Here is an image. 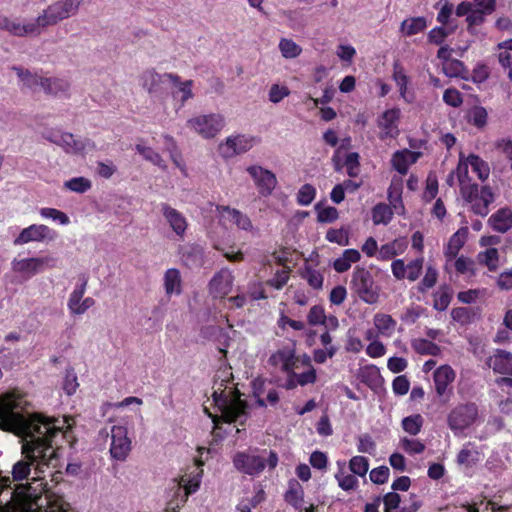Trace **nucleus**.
Here are the masks:
<instances>
[{
  "instance_id": "f257e3e1",
  "label": "nucleus",
  "mask_w": 512,
  "mask_h": 512,
  "mask_svg": "<svg viewBox=\"0 0 512 512\" xmlns=\"http://www.w3.org/2000/svg\"><path fill=\"white\" fill-rule=\"evenodd\" d=\"M21 402L22 399L14 393L0 398V418L25 439L22 445L25 459L16 462L12 468V479L16 482L28 479L32 466L40 470L41 466L52 464L59 447L58 439L70 445L75 440L67 418H50L38 413L26 417L15 411Z\"/></svg>"
},
{
  "instance_id": "f03ea898",
  "label": "nucleus",
  "mask_w": 512,
  "mask_h": 512,
  "mask_svg": "<svg viewBox=\"0 0 512 512\" xmlns=\"http://www.w3.org/2000/svg\"><path fill=\"white\" fill-rule=\"evenodd\" d=\"M268 362L272 366L281 365L282 371L288 376L287 389H293L297 385L304 386L315 381L316 373L311 365L310 357H297L294 342L274 352Z\"/></svg>"
},
{
  "instance_id": "7ed1b4c3",
  "label": "nucleus",
  "mask_w": 512,
  "mask_h": 512,
  "mask_svg": "<svg viewBox=\"0 0 512 512\" xmlns=\"http://www.w3.org/2000/svg\"><path fill=\"white\" fill-rule=\"evenodd\" d=\"M225 380H222L214 390L212 397L215 406L221 412V417L226 423L237 422L240 425H244L247 418V402L242 400L240 391L233 387L227 392V386L224 384Z\"/></svg>"
},
{
  "instance_id": "20e7f679",
  "label": "nucleus",
  "mask_w": 512,
  "mask_h": 512,
  "mask_svg": "<svg viewBox=\"0 0 512 512\" xmlns=\"http://www.w3.org/2000/svg\"><path fill=\"white\" fill-rule=\"evenodd\" d=\"M258 448H249L246 451H238L234 454L232 462L234 467L243 474L249 476H258L266 466L274 470L278 465V454L273 451L263 449L262 454Z\"/></svg>"
},
{
  "instance_id": "39448f33",
  "label": "nucleus",
  "mask_w": 512,
  "mask_h": 512,
  "mask_svg": "<svg viewBox=\"0 0 512 512\" xmlns=\"http://www.w3.org/2000/svg\"><path fill=\"white\" fill-rule=\"evenodd\" d=\"M350 290L362 302L373 305L380 299L381 286L375 281L371 271L356 266L351 275Z\"/></svg>"
},
{
  "instance_id": "423d86ee",
  "label": "nucleus",
  "mask_w": 512,
  "mask_h": 512,
  "mask_svg": "<svg viewBox=\"0 0 512 512\" xmlns=\"http://www.w3.org/2000/svg\"><path fill=\"white\" fill-rule=\"evenodd\" d=\"M51 27L49 19L43 10L34 20L20 23L9 19L0 12V30L9 32L16 37L39 36L44 30Z\"/></svg>"
},
{
  "instance_id": "0eeeda50",
  "label": "nucleus",
  "mask_w": 512,
  "mask_h": 512,
  "mask_svg": "<svg viewBox=\"0 0 512 512\" xmlns=\"http://www.w3.org/2000/svg\"><path fill=\"white\" fill-rule=\"evenodd\" d=\"M460 194L462 199L470 204V210L481 217H486L489 214V206L495 201V194L489 185L464 186Z\"/></svg>"
},
{
  "instance_id": "6e6552de",
  "label": "nucleus",
  "mask_w": 512,
  "mask_h": 512,
  "mask_svg": "<svg viewBox=\"0 0 512 512\" xmlns=\"http://www.w3.org/2000/svg\"><path fill=\"white\" fill-rule=\"evenodd\" d=\"M478 417V406L474 402L460 403L447 415V425L454 432L463 431L473 425Z\"/></svg>"
},
{
  "instance_id": "1a4fd4ad",
  "label": "nucleus",
  "mask_w": 512,
  "mask_h": 512,
  "mask_svg": "<svg viewBox=\"0 0 512 512\" xmlns=\"http://www.w3.org/2000/svg\"><path fill=\"white\" fill-rule=\"evenodd\" d=\"M187 126L203 138L215 137L224 127V118L219 114L199 115L187 121Z\"/></svg>"
},
{
  "instance_id": "9d476101",
  "label": "nucleus",
  "mask_w": 512,
  "mask_h": 512,
  "mask_svg": "<svg viewBox=\"0 0 512 512\" xmlns=\"http://www.w3.org/2000/svg\"><path fill=\"white\" fill-rule=\"evenodd\" d=\"M84 0H58L48 5L44 10L52 26L77 14Z\"/></svg>"
},
{
  "instance_id": "9b49d317",
  "label": "nucleus",
  "mask_w": 512,
  "mask_h": 512,
  "mask_svg": "<svg viewBox=\"0 0 512 512\" xmlns=\"http://www.w3.org/2000/svg\"><path fill=\"white\" fill-rule=\"evenodd\" d=\"M12 270L16 273L26 274L31 277L46 267L53 268L56 266V260L53 257H31L25 259H14L11 263Z\"/></svg>"
},
{
  "instance_id": "f8f14e48",
  "label": "nucleus",
  "mask_w": 512,
  "mask_h": 512,
  "mask_svg": "<svg viewBox=\"0 0 512 512\" xmlns=\"http://www.w3.org/2000/svg\"><path fill=\"white\" fill-rule=\"evenodd\" d=\"M131 451V440L128 437V431L125 426L113 425L111 427V457L124 461Z\"/></svg>"
},
{
  "instance_id": "ddd939ff",
  "label": "nucleus",
  "mask_w": 512,
  "mask_h": 512,
  "mask_svg": "<svg viewBox=\"0 0 512 512\" xmlns=\"http://www.w3.org/2000/svg\"><path fill=\"white\" fill-rule=\"evenodd\" d=\"M455 378L456 373L449 365H441L433 373L436 394L444 402H447L453 394L451 385Z\"/></svg>"
},
{
  "instance_id": "4468645a",
  "label": "nucleus",
  "mask_w": 512,
  "mask_h": 512,
  "mask_svg": "<svg viewBox=\"0 0 512 512\" xmlns=\"http://www.w3.org/2000/svg\"><path fill=\"white\" fill-rule=\"evenodd\" d=\"M424 258L419 257L405 264L403 259H395L391 263V271L395 279L401 281L404 279L410 282L416 281L422 274Z\"/></svg>"
},
{
  "instance_id": "2eb2a0df",
  "label": "nucleus",
  "mask_w": 512,
  "mask_h": 512,
  "mask_svg": "<svg viewBox=\"0 0 512 512\" xmlns=\"http://www.w3.org/2000/svg\"><path fill=\"white\" fill-rule=\"evenodd\" d=\"M234 275L228 268L217 271L208 283L209 294L217 299L225 298L233 288Z\"/></svg>"
},
{
  "instance_id": "dca6fc26",
  "label": "nucleus",
  "mask_w": 512,
  "mask_h": 512,
  "mask_svg": "<svg viewBox=\"0 0 512 512\" xmlns=\"http://www.w3.org/2000/svg\"><path fill=\"white\" fill-rule=\"evenodd\" d=\"M88 283V278L83 275L81 278V283L77 285L68 299V309L73 315H81L84 314L89 308L95 305V300L92 297H86L82 300L86 287Z\"/></svg>"
},
{
  "instance_id": "f3484780",
  "label": "nucleus",
  "mask_w": 512,
  "mask_h": 512,
  "mask_svg": "<svg viewBox=\"0 0 512 512\" xmlns=\"http://www.w3.org/2000/svg\"><path fill=\"white\" fill-rule=\"evenodd\" d=\"M247 171L253 178L259 193L263 196L270 195L277 183L275 175L261 166H250Z\"/></svg>"
},
{
  "instance_id": "a211bd4d",
  "label": "nucleus",
  "mask_w": 512,
  "mask_h": 512,
  "mask_svg": "<svg viewBox=\"0 0 512 512\" xmlns=\"http://www.w3.org/2000/svg\"><path fill=\"white\" fill-rule=\"evenodd\" d=\"M216 211L229 222L233 223L238 229L246 232L255 233L257 229L254 227L248 215L242 213L236 208L230 206L217 205Z\"/></svg>"
},
{
  "instance_id": "6ab92c4d",
  "label": "nucleus",
  "mask_w": 512,
  "mask_h": 512,
  "mask_svg": "<svg viewBox=\"0 0 512 512\" xmlns=\"http://www.w3.org/2000/svg\"><path fill=\"white\" fill-rule=\"evenodd\" d=\"M401 111L398 108H391L381 115L378 120V127L381 129L380 139L396 138L399 135L398 121Z\"/></svg>"
},
{
  "instance_id": "aec40b11",
  "label": "nucleus",
  "mask_w": 512,
  "mask_h": 512,
  "mask_svg": "<svg viewBox=\"0 0 512 512\" xmlns=\"http://www.w3.org/2000/svg\"><path fill=\"white\" fill-rule=\"evenodd\" d=\"M160 209L163 217L169 224L172 231L178 237L183 238L188 228L186 217L167 203H161Z\"/></svg>"
},
{
  "instance_id": "412c9836",
  "label": "nucleus",
  "mask_w": 512,
  "mask_h": 512,
  "mask_svg": "<svg viewBox=\"0 0 512 512\" xmlns=\"http://www.w3.org/2000/svg\"><path fill=\"white\" fill-rule=\"evenodd\" d=\"M179 254L183 264L190 269L200 268L205 263V249L200 244H186L180 248Z\"/></svg>"
},
{
  "instance_id": "4be33fe9",
  "label": "nucleus",
  "mask_w": 512,
  "mask_h": 512,
  "mask_svg": "<svg viewBox=\"0 0 512 512\" xmlns=\"http://www.w3.org/2000/svg\"><path fill=\"white\" fill-rule=\"evenodd\" d=\"M252 146V137L237 135L228 137L225 143L220 144V150L225 157H232L250 150Z\"/></svg>"
},
{
  "instance_id": "5701e85b",
  "label": "nucleus",
  "mask_w": 512,
  "mask_h": 512,
  "mask_svg": "<svg viewBox=\"0 0 512 512\" xmlns=\"http://www.w3.org/2000/svg\"><path fill=\"white\" fill-rule=\"evenodd\" d=\"M487 365L494 373L512 376V353L503 349H496L487 359Z\"/></svg>"
},
{
  "instance_id": "b1692460",
  "label": "nucleus",
  "mask_w": 512,
  "mask_h": 512,
  "mask_svg": "<svg viewBox=\"0 0 512 512\" xmlns=\"http://www.w3.org/2000/svg\"><path fill=\"white\" fill-rule=\"evenodd\" d=\"M50 229L43 224H32L24 228L14 239V245H23L29 242H41L48 237Z\"/></svg>"
},
{
  "instance_id": "393cba45",
  "label": "nucleus",
  "mask_w": 512,
  "mask_h": 512,
  "mask_svg": "<svg viewBox=\"0 0 512 512\" xmlns=\"http://www.w3.org/2000/svg\"><path fill=\"white\" fill-rule=\"evenodd\" d=\"M488 225L495 232L506 233L512 228V210L509 207L499 208L489 217Z\"/></svg>"
},
{
  "instance_id": "a878e982",
  "label": "nucleus",
  "mask_w": 512,
  "mask_h": 512,
  "mask_svg": "<svg viewBox=\"0 0 512 512\" xmlns=\"http://www.w3.org/2000/svg\"><path fill=\"white\" fill-rule=\"evenodd\" d=\"M70 82L65 78L45 77L42 89L47 95L68 97Z\"/></svg>"
},
{
  "instance_id": "bb28decb",
  "label": "nucleus",
  "mask_w": 512,
  "mask_h": 512,
  "mask_svg": "<svg viewBox=\"0 0 512 512\" xmlns=\"http://www.w3.org/2000/svg\"><path fill=\"white\" fill-rule=\"evenodd\" d=\"M468 227L459 228L449 239L444 254L447 260L454 259L466 242Z\"/></svg>"
},
{
  "instance_id": "cd10ccee",
  "label": "nucleus",
  "mask_w": 512,
  "mask_h": 512,
  "mask_svg": "<svg viewBox=\"0 0 512 512\" xmlns=\"http://www.w3.org/2000/svg\"><path fill=\"white\" fill-rule=\"evenodd\" d=\"M360 381L371 390H377L383 384V377L376 365H366L359 371Z\"/></svg>"
},
{
  "instance_id": "c85d7f7f",
  "label": "nucleus",
  "mask_w": 512,
  "mask_h": 512,
  "mask_svg": "<svg viewBox=\"0 0 512 512\" xmlns=\"http://www.w3.org/2000/svg\"><path fill=\"white\" fill-rule=\"evenodd\" d=\"M284 500L295 509H301L304 503V490L296 479L288 481L287 490L284 493Z\"/></svg>"
},
{
  "instance_id": "c756f323",
  "label": "nucleus",
  "mask_w": 512,
  "mask_h": 512,
  "mask_svg": "<svg viewBox=\"0 0 512 512\" xmlns=\"http://www.w3.org/2000/svg\"><path fill=\"white\" fill-rule=\"evenodd\" d=\"M52 143L61 146L66 153L78 154L85 150L86 142L78 140L72 133H61L59 139H51Z\"/></svg>"
},
{
  "instance_id": "7c9ffc66",
  "label": "nucleus",
  "mask_w": 512,
  "mask_h": 512,
  "mask_svg": "<svg viewBox=\"0 0 512 512\" xmlns=\"http://www.w3.org/2000/svg\"><path fill=\"white\" fill-rule=\"evenodd\" d=\"M403 182L401 178H393L388 188V200L390 205L395 209L398 214H402L405 210L402 201Z\"/></svg>"
},
{
  "instance_id": "2f4dec72",
  "label": "nucleus",
  "mask_w": 512,
  "mask_h": 512,
  "mask_svg": "<svg viewBox=\"0 0 512 512\" xmlns=\"http://www.w3.org/2000/svg\"><path fill=\"white\" fill-rule=\"evenodd\" d=\"M278 262L283 266V268L278 270L271 279H268L265 282V284L269 287L280 290L287 284L289 280L290 267L287 265L289 260L286 256H279Z\"/></svg>"
},
{
  "instance_id": "473e14b6",
  "label": "nucleus",
  "mask_w": 512,
  "mask_h": 512,
  "mask_svg": "<svg viewBox=\"0 0 512 512\" xmlns=\"http://www.w3.org/2000/svg\"><path fill=\"white\" fill-rule=\"evenodd\" d=\"M361 259V254L356 249L344 250L341 257L333 262V268L338 273H344L351 268L353 263H357Z\"/></svg>"
},
{
  "instance_id": "72a5a7b5",
  "label": "nucleus",
  "mask_w": 512,
  "mask_h": 512,
  "mask_svg": "<svg viewBox=\"0 0 512 512\" xmlns=\"http://www.w3.org/2000/svg\"><path fill=\"white\" fill-rule=\"evenodd\" d=\"M393 80L399 88V92L401 97L407 102L411 103L413 101V95L411 97L407 94V86L409 83V78L405 74L404 68L398 62L393 65Z\"/></svg>"
},
{
  "instance_id": "f704fd0d",
  "label": "nucleus",
  "mask_w": 512,
  "mask_h": 512,
  "mask_svg": "<svg viewBox=\"0 0 512 512\" xmlns=\"http://www.w3.org/2000/svg\"><path fill=\"white\" fill-rule=\"evenodd\" d=\"M453 290L451 286L444 284L433 294V308L437 311H445L451 303Z\"/></svg>"
},
{
  "instance_id": "c9c22d12",
  "label": "nucleus",
  "mask_w": 512,
  "mask_h": 512,
  "mask_svg": "<svg viewBox=\"0 0 512 512\" xmlns=\"http://www.w3.org/2000/svg\"><path fill=\"white\" fill-rule=\"evenodd\" d=\"M13 70L27 88L31 90H36L37 87L42 88V82H44L45 77L31 73L29 70H24L20 67H13Z\"/></svg>"
},
{
  "instance_id": "e433bc0d",
  "label": "nucleus",
  "mask_w": 512,
  "mask_h": 512,
  "mask_svg": "<svg viewBox=\"0 0 512 512\" xmlns=\"http://www.w3.org/2000/svg\"><path fill=\"white\" fill-rule=\"evenodd\" d=\"M164 287L167 295L181 292V276L178 269L170 268L165 272Z\"/></svg>"
},
{
  "instance_id": "4c0bfd02",
  "label": "nucleus",
  "mask_w": 512,
  "mask_h": 512,
  "mask_svg": "<svg viewBox=\"0 0 512 512\" xmlns=\"http://www.w3.org/2000/svg\"><path fill=\"white\" fill-rule=\"evenodd\" d=\"M442 69L446 76L453 78L459 77L462 79H468V70L464 63L458 59H451L442 63Z\"/></svg>"
},
{
  "instance_id": "58836bf2",
  "label": "nucleus",
  "mask_w": 512,
  "mask_h": 512,
  "mask_svg": "<svg viewBox=\"0 0 512 512\" xmlns=\"http://www.w3.org/2000/svg\"><path fill=\"white\" fill-rule=\"evenodd\" d=\"M411 347L420 355L437 356L441 351L436 343L424 338L413 339L411 341Z\"/></svg>"
},
{
  "instance_id": "ea45409f",
  "label": "nucleus",
  "mask_w": 512,
  "mask_h": 512,
  "mask_svg": "<svg viewBox=\"0 0 512 512\" xmlns=\"http://www.w3.org/2000/svg\"><path fill=\"white\" fill-rule=\"evenodd\" d=\"M427 27L424 17H411L401 23L400 30L406 36H413L425 30Z\"/></svg>"
},
{
  "instance_id": "a19ab883",
  "label": "nucleus",
  "mask_w": 512,
  "mask_h": 512,
  "mask_svg": "<svg viewBox=\"0 0 512 512\" xmlns=\"http://www.w3.org/2000/svg\"><path fill=\"white\" fill-rule=\"evenodd\" d=\"M162 78H165L164 74H158L155 71V69H147L143 71L140 75L141 85L149 93H152L157 90L162 81Z\"/></svg>"
},
{
  "instance_id": "79ce46f5",
  "label": "nucleus",
  "mask_w": 512,
  "mask_h": 512,
  "mask_svg": "<svg viewBox=\"0 0 512 512\" xmlns=\"http://www.w3.org/2000/svg\"><path fill=\"white\" fill-rule=\"evenodd\" d=\"M479 264L484 265L489 271L494 272L499 266V252L496 248H488L477 255Z\"/></svg>"
},
{
  "instance_id": "37998d69",
  "label": "nucleus",
  "mask_w": 512,
  "mask_h": 512,
  "mask_svg": "<svg viewBox=\"0 0 512 512\" xmlns=\"http://www.w3.org/2000/svg\"><path fill=\"white\" fill-rule=\"evenodd\" d=\"M424 424V418L421 414H413L404 417L401 421L402 429L411 436H416L421 432Z\"/></svg>"
},
{
  "instance_id": "c03bdc74",
  "label": "nucleus",
  "mask_w": 512,
  "mask_h": 512,
  "mask_svg": "<svg viewBox=\"0 0 512 512\" xmlns=\"http://www.w3.org/2000/svg\"><path fill=\"white\" fill-rule=\"evenodd\" d=\"M393 218V211L390 205L385 203H378L372 209L373 223L388 224Z\"/></svg>"
},
{
  "instance_id": "a18cd8bd",
  "label": "nucleus",
  "mask_w": 512,
  "mask_h": 512,
  "mask_svg": "<svg viewBox=\"0 0 512 512\" xmlns=\"http://www.w3.org/2000/svg\"><path fill=\"white\" fill-rule=\"evenodd\" d=\"M467 160L473 172L477 174L481 181L488 179L490 175V167L486 161L476 154H470L467 157Z\"/></svg>"
},
{
  "instance_id": "49530a36",
  "label": "nucleus",
  "mask_w": 512,
  "mask_h": 512,
  "mask_svg": "<svg viewBox=\"0 0 512 512\" xmlns=\"http://www.w3.org/2000/svg\"><path fill=\"white\" fill-rule=\"evenodd\" d=\"M164 77L170 80L173 84L179 85V91L182 93L181 102L184 104L187 100L193 98L192 80H186L184 82L180 81V77L174 73H164Z\"/></svg>"
},
{
  "instance_id": "de8ad7c7",
  "label": "nucleus",
  "mask_w": 512,
  "mask_h": 512,
  "mask_svg": "<svg viewBox=\"0 0 512 512\" xmlns=\"http://www.w3.org/2000/svg\"><path fill=\"white\" fill-rule=\"evenodd\" d=\"M404 248L402 244L398 240H394L392 242L383 244L378 249V256L377 258L381 261H387L392 259L393 257L401 254L403 252Z\"/></svg>"
},
{
  "instance_id": "09e8293b",
  "label": "nucleus",
  "mask_w": 512,
  "mask_h": 512,
  "mask_svg": "<svg viewBox=\"0 0 512 512\" xmlns=\"http://www.w3.org/2000/svg\"><path fill=\"white\" fill-rule=\"evenodd\" d=\"M396 321L391 315L384 313H377L374 316V325L378 331L384 335H390L395 329Z\"/></svg>"
},
{
  "instance_id": "8fccbe9b",
  "label": "nucleus",
  "mask_w": 512,
  "mask_h": 512,
  "mask_svg": "<svg viewBox=\"0 0 512 512\" xmlns=\"http://www.w3.org/2000/svg\"><path fill=\"white\" fill-rule=\"evenodd\" d=\"M470 443L465 445L457 455V463L459 465L471 468L479 461V452L477 450L469 449Z\"/></svg>"
},
{
  "instance_id": "3c124183",
  "label": "nucleus",
  "mask_w": 512,
  "mask_h": 512,
  "mask_svg": "<svg viewBox=\"0 0 512 512\" xmlns=\"http://www.w3.org/2000/svg\"><path fill=\"white\" fill-rule=\"evenodd\" d=\"M399 444L401 449L409 455L421 454L426 449L425 444L419 439L402 437Z\"/></svg>"
},
{
  "instance_id": "603ef678",
  "label": "nucleus",
  "mask_w": 512,
  "mask_h": 512,
  "mask_svg": "<svg viewBox=\"0 0 512 512\" xmlns=\"http://www.w3.org/2000/svg\"><path fill=\"white\" fill-rule=\"evenodd\" d=\"M136 151L143 156V158L154 165L166 169V164L161 155L154 151L151 147H147L141 144L136 145Z\"/></svg>"
},
{
  "instance_id": "864d4df0",
  "label": "nucleus",
  "mask_w": 512,
  "mask_h": 512,
  "mask_svg": "<svg viewBox=\"0 0 512 512\" xmlns=\"http://www.w3.org/2000/svg\"><path fill=\"white\" fill-rule=\"evenodd\" d=\"M410 155V151H396L391 159V163L393 168L401 175H406L408 172V156Z\"/></svg>"
},
{
  "instance_id": "5fc2aeb1",
  "label": "nucleus",
  "mask_w": 512,
  "mask_h": 512,
  "mask_svg": "<svg viewBox=\"0 0 512 512\" xmlns=\"http://www.w3.org/2000/svg\"><path fill=\"white\" fill-rule=\"evenodd\" d=\"M279 49L282 56L287 59L296 58L302 52V48L298 44L287 38H282L280 40Z\"/></svg>"
},
{
  "instance_id": "6e6d98bb",
  "label": "nucleus",
  "mask_w": 512,
  "mask_h": 512,
  "mask_svg": "<svg viewBox=\"0 0 512 512\" xmlns=\"http://www.w3.org/2000/svg\"><path fill=\"white\" fill-rule=\"evenodd\" d=\"M469 166H470V164L468 163V160L466 159V161H463L462 157H460L457 168L454 171V173L459 181L460 191H462V188L464 186L476 184V183L472 182L471 178L469 177V171H468Z\"/></svg>"
},
{
  "instance_id": "4d7b16f0",
  "label": "nucleus",
  "mask_w": 512,
  "mask_h": 512,
  "mask_svg": "<svg viewBox=\"0 0 512 512\" xmlns=\"http://www.w3.org/2000/svg\"><path fill=\"white\" fill-rule=\"evenodd\" d=\"M438 280V271L433 266H428L426 273L418 285V291L421 293L426 292L428 289L434 287Z\"/></svg>"
},
{
  "instance_id": "13d9d810",
  "label": "nucleus",
  "mask_w": 512,
  "mask_h": 512,
  "mask_svg": "<svg viewBox=\"0 0 512 512\" xmlns=\"http://www.w3.org/2000/svg\"><path fill=\"white\" fill-rule=\"evenodd\" d=\"M351 472L360 477H364L369 469V461L364 456H354L349 461Z\"/></svg>"
},
{
  "instance_id": "bf43d9fd",
  "label": "nucleus",
  "mask_w": 512,
  "mask_h": 512,
  "mask_svg": "<svg viewBox=\"0 0 512 512\" xmlns=\"http://www.w3.org/2000/svg\"><path fill=\"white\" fill-rule=\"evenodd\" d=\"M451 317L461 325L470 324L474 318V312L468 307H456L451 311Z\"/></svg>"
},
{
  "instance_id": "052dcab7",
  "label": "nucleus",
  "mask_w": 512,
  "mask_h": 512,
  "mask_svg": "<svg viewBox=\"0 0 512 512\" xmlns=\"http://www.w3.org/2000/svg\"><path fill=\"white\" fill-rule=\"evenodd\" d=\"M91 186V181L85 177H74L65 182L66 188L77 193H85Z\"/></svg>"
},
{
  "instance_id": "680f3d73",
  "label": "nucleus",
  "mask_w": 512,
  "mask_h": 512,
  "mask_svg": "<svg viewBox=\"0 0 512 512\" xmlns=\"http://www.w3.org/2000/svg\"><path fill=\"white\" fill-rule=\"evenodd\" d=\"M39 213L43 218H49L54 221H58L62 225H67L70 222L69 217L64 212L55 208H41Z\"/></svg>"
},
{
  "instance_id": "e2e57ef3",
  "label": "nucleus",
  "mask_w": 512,
  "mask_h": 512,
  "mask_svg": "<svg viewBox=\"0 0 512 512\" xmlns=\"http://www.w3.org/2000/svg\"><path fill=\"white\" fill-rule=\"evenodd\" d=\"M335 477L338 481L339 487L344 491L354 490L358 486V480L355 475L345 474L344 472L340 471L335 475Z\"/></svg>"
},
{
  "instance_id": "0e129e2a",
  "label": "nucleus",
  "mask_w": 512,
  "mask_h": 512,
  "mask_svg": "<svg viewBox=\"0 0 512 512\" xmlns=\"http://www.w3.org/2000/svg\"><path fill=\"white\" fill-rule=\"evenodd\" d=\"M454 266L458 274L470 273L471 276L475 275L474 261L470 258L460 256L455 260Z\"/></svg>"
},
{
  "instance_id": "69168bd1",
  "label": "nucleus",
  "mask_w": 512,
  "mask_h": 512,
  "mask_svg": "<svg viewBox=\"0 0 512 512\" xmlns=\"http://www.w3.org/2000/svg\"><path fill=\"white\" fill-rule=\"evenodd\" d=\"M359 158L360 156L357 152H350L346 155L344 164L350 177H357L359 174Z\"/></svg>"
},
{
  "instance_id": "338daca9",
  "label": "nucleus",
  "mask_w": 512,
  "mask_h": 512,
  "mask_svg": "<svg viewBox=\"0 0 512 512\" xmlns=\"http://www.w3.org/2000/svg\"><path fill=\"white\" fill-rule=\"evenodd\" d=\"M390 470L387 466L382 465L370 471V480L377 485L384 484L389 480Z\"/></svg>"
},
{
  "instance_id": "774afa93",
  "label": "nucleus",
  "mask_w": 512,
  "mask_h": 512,
  "mask_svg": "<svg viewBox=\"0 0 512 512\" xmlns=\"http://www.w3.org/2000/svg\"><path fill=\"white\" fill-rule=\"evenodd\" d=\"M443 101L454 108L462 105L463 98L461 93L455 88H448L443 93Z\"/></svg>"
}]
</instances>
